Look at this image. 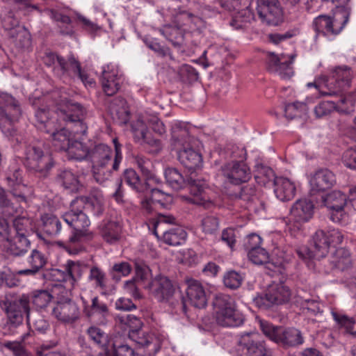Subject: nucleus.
I'll return each instance as SVG.
<instances>
[{
  "mask_svg": "<svg viewBox=\"0 0 356 356\" xmlns=\"http://www.w3.org/2000/svg\"><path fill=\"white\" fill-rule=\"evenodd\" d=\"M335 182V176L332 171L327 168L318 170L310 180L311 195L331 188Z\"/></svg>",
  "mask_w": 356,
  "mask_h": 356,
  "instance_id": "393cba45",
  "label": "nucleus"
},
{
  "mask_svg": "<svg viewBox=\"0 0 356 356\" xmlns=\"http://www.w3.org/2000/svg\"><path fill=\"white\" fill-rule=\"evenodd\" d=\"M90 339L102 349L106 354L108 353L109 337L103 330L97 326H90L86 330Z\"/></svg>",
  "mask_w": 356,
  "mask_h": 356,
  "instance_id": "37998d69",
  "label": "nucleus"
},
{
  "mask_svg": "<svg viewBox=\"0 0 356 356\" xmlns=\"http://www.w3.org/2000/svg\"><path fill=\"white\" fill-rule=\"evenodd\" d=\"M250 261L257 265H265L268 269L273 270L281 264L271 262L268 252L263 248H257L248 253Z\"/></svg>",
  "mask_w": 356,
  "mask_h": 356,
  "instance_id": "a19ab883",
  "label": "nucleus"
},
{
  "mask_svg": "<svg viewBox=\"0 0 356 356\" xmlns=\"http://www.w3.org/2000/svg\"><path fill=\"white\" fill-rule=\"evenodd\" d=\"M131 266L128 262L122 261L115 264L110 270V275L113 280L118 282L121 277L127 276L131 271Z\"/></svg>",
  "mask_w": 356,
  "mask_h": 356,
  "instance_id": "052dcab7",
  "label": "nucleus"
},
{
  "mask_svg": "<svg viewBox=\"0 0 356 356\" xmlns=\"http://www.w3.org/2000/svg\"><path fill=\"white\" fill-rule=\"evenodd\" d=\"M70 207L71 209L62 216L63 220L72 229L69 243L75 245L92 240L93 234L87 229L90 225L88 216L82 210L75 209L74 205Z\"/></svg>",
  "mask_w": 356,
  "mask_h": 356,
  "instance_id": "1a4fd4ad",
  "label": "nucleus"
},
{
  "mask_svg": "<svg viewBox=\"0 0 356 356\" xmlns=\"http://www.w3.org/2000/svg\"><path fill=\"white\" fill-rule=\"evenodd\" d=\"M49 17L57 23L58 33L63 36L72 37L75 34L72 19L58 10L49 9L47 10Z\"/></svg>",
  "mask_w": 356,
  "mask_h": 356,
  "instance_id": "c756f323",
  "label": "nucleus"
},
{
  "mask_svg": "<svg viewBox=\"0 0 356 356\" xmlns=\"http://www.w3.org/2000/svg\"><path fill=\"white\" fill-rule=\"evenodd\" d=\"M22 115L19 100L8 92L0 91V129L6 137L13 138L17 136L15 124Z\"/></svg>",
  "mask_w": 356,
  "mask_h": 356,
  "instance_id": "423d86ee",
  "label": "nucleus"
},
{
  "mask_svg": "<svg viewBox=\"0 0 356 356\" xmlns=\"http://www.w3.org/2000/svg\"><path fill=\"white\" fill-rule=\"evenodd\" d=\"M42 229L49 236H56L61 231V222L54 215L46 213L41 216Z\"/></svg>",
  "mask_w": 356,
  "mask_h": 356,
  "instance_id": "a18cd8bd",
  "label": "nucleus"
},
{
  "mask_svg": "<svg viewBox=\"0 0 356 356\" xmlns=\"http://www.w3.org/2000/svg\"><path fill=\"white\" fill-rule=\"evenodd\" d=\"M337 111L342 114L349 115L355 111V104L356 102V90L349 92L347 95H341Z\"/></svg>",
  "mask_w": 356,
  "mask_h": 356,
  "instance_id": "4d7b16f0",
  "label": "nucleus"
},
{
  "mask_svg": "<svg viewBox=\"0 0 356 356\" xmlns=\"http://www.w3.org/2000/svg\"><path fill=\"white\" fill-rule=\"evenodd\" d=\"M79 201L84 205L86 209L96 217L102 216L105 211V198L102 191L99 188H91L87 195H81L73 200L71 206L73 207Z\"/></svg>",
  "mask_w": 356,
  "mask_h": 356,
  "instance_id": "2eb2a0df",
  "label": "nucleus"
},
{
  "mask_svg": "<svg viewBox=\"0 0 356 356\" xmlns=\"http://www.w3.org/2000/svg\"><path fill=\"white\" fill-rule=\"evenodd\" d=\"M317 262V268L315 271L323 272L328 274L331 270L345 271L351 267L352 261L349 251L344 248H337L332 253L329 260L330 266L321 268V259L316 260Z\"/></svg>",
  "mask_w": 356,
  "mask_h": 356,
  "instance_id": "6ab92c4d",
  "label": "nucleus"
},
{
  "mask_svg": "<svg viewBox=\"0 0 356 356\" xmlns=\"http://www.w3.org/2000/svg\"><path fill=\"white\" fill-rule=\"evenodd\" d=\"M65 266L69 282L72 285L82 276L83 270L87 267L85 264L81 261H74L71 260L67 261Z\"/></svg>",
  "mask_w": 356,
  "mask_h": 356,
  "instance_id": "6e6d98bb",
  "label": "nucleus"
},
{
  "mask_svg": "<svg viewBox=\"0 0 356 356\" xmlns=\"http://www.w3.org/2000/svg\"><path fill=\"white\" fill-rule=\"evenodd\" d=\"M131 129L134 135L135 140L143 145L147 144L159 149L161 147L160 140L154 138L151 134L147 131V128L143 120H138L131 124Z\"/></svg>",
  "mask_w": 356,
  "mask_h": 356,
  "instance_id": "2f4dec72",
  "label": "nucleus"
},
{
  "mask_svg": "<svg viewBox=\"0 0 356 356\" xmlns=\"http://www.w3.org/2000/svg\"><path fill=\"white\" fill-rule=\"evenodd\" d=\"M259 322L264 334L284 349L296 348L304 343L302 332L297 328L275 326L262 319Z\"/></svg>",
  "mask_w": 356,
  "mask_h": 356,
  "instance_id": "0eeeda50",
  "label": "nucleus"
},
{
  "mask_svg": "<svg viewBox=\"0 0 356 356\" xmlns=\"http://www.w3.org/2000/svg\"><path fill=\"white\" fill-rule=\"evenodd\" d=\"M291 296V292L289 286L283 283H279L270 286L265 293L254 298L253 302L259 309L267 310L287 303Z\"/></svg>",
  "mask_w": 356,
  "mask_h": 356,
  "instance_id": "9d476101",
  "label": "nucleus"
},
{
  "mask_svg": "<svg viewBox=\"0 0 356 356\" xmlns=\"http://www.w3.org/2000/svg\"><path fill=\"white\" fill-rule=\"evenodd\" d=\"M164 175L167 184L172 189L179 191L188 188L192 195L191 201L193 204L202 205L205 208H209L212 204L206 191L207 184L204 180L195 179L192 176L187 177L176 168H167Z\"/></svg>",
  "mask_w": 356,
  "mask_h": 356,
  "instance_id": "f03ea898",
  "label": "nucleus"
},
{
  "mask_svg": "<svg viewBox=\"0 0 356 356\" xmlns=\"http://www.w3.org/2000/svg\"><path fill=\"white\" fill-rule=\"evenodd\" d=\"M150 290L159 302L168 301L175 292L172 281L165 276L158 275L151 282Z\"/></svg>",
  "mask_w": 356,
  "mask_h": 356,
  "instance_id": "b1692460",
  "label": "nucleus"
},
{
  "mask_svg": "<svg viewBox=\"0 0 356 356\" xmlns=\"http://www.w3.org/2000/svg\"><path fill=\"white\" fill-rule=\"evenodd\" d=\"M254 19V13L248 8L238 11L229 22L236 30L244 29Z\"/></svg>",
  "mask_w": 356,
  "mask_h": 356,
  "instance_id": "3c124183",
  "label": "nucleus"
},
{
  "mask_svg": "<svg viewBox=\"0 0 356 356\" xmlns=\"http://www.w3.org/2000/svg\"><path fill=\"white\" fill-rule=\"evenodd\" d=\"M344 236L338 229H330L327 231L317 230L312 237L314 250L307 246H301L295 250L298 258L304 261L312 270L318 268L317 262L328 254L331 247L336 248L341 244Z\"/></svg>",
  "mask_w": 356,
  "mask_h": 356,
  "instance_id": "f257e3e1",
  "label": "nucleus"
},
{
  "mask_svg": "<svg viewBox=\"0 0 356 356\" xmlns=\"http://www.w3.org/2000/svg\"><path fill=\"white\" fill-rule=\"evenodd\" d=\"M0 307L6 314V322L3 326L5 331L15 333V330L22 325L24 316L27 325L31 324L29 297L25 294L19 298L6 296L0 300Z\"/></svg>",
  "mask_w": 356,
  "mask_h": 356,
  "instance_id": "20e7f679",
  "label": "nucleus"
},
{
  "mask_svg": "<svg viewBox=\"0 0 356 356\" xmlns=\"http://www.w3.org/2000/svg\"><path fill=\"white\" fill-rule=\"evenodd\" d=\"M122 81V79L118 74V71L113 66L108 65L104 67L101 82L103 90L107 96L115 95L120 90Z\"/></svg>",
  "mask_w": 356,
  "mask_h": 356,
  "instance_id": "a878e982",
  "label": "nucleus"
},
{
  "mask_svg": "<svg viewBox=\"0 0 356 356\" xmlns=\"http://www.w3.org/2000/svg\"><path fill=\"white\" fill-rule=\"evenodd\" d=\"M57 113L58 116L65 123L74 124L75 134L86 135L88 127L83 122V118L86 115V109L81 104L72 100L67 101L64 104L58 105Z\"/></svg>",
  "mask_w": 356,
  "mask_h": 356,
  "instance_id": "9b49d317",
  "label": "nucleus"
},
{
  "mask_svg": "<svg viewBox=\"0 0 356 356\" xmlns=\"http://www.w3.org/2000/svg\"><path fill=\"white\" fill-rule=\"evenodd\" d=\"M100 233L106 243L115 244L121 238L122 227L118 222L108 221L102 226Z\"/></svg>",
  "mask_w": 356,
  "mask_h": 356,
  "instance_id": "58836bf2",
  "label": "nucleus"
},
{
  "mask_svg": "<svg viewBox=\"0 0 356 356\" xmlns=\"http://www.w3.org/2000/svg\"><path fill=\"white\" fill-rule=\"evenodd\" d=\"M56 114V117L51 116L49 109L46 107L37 108L35 112L37 129L51 137L63 126L60 122L63 120L58 116L57 111Z\"/></svg>",
  "mask_w": 356,
  "mask_h": 356,
  "instance_id": "f3484780",
  "label": "nucleus"
},
{
  "mask_svg": "<svg viewBox=\"0 0 356 356\" xmlns=\"http://www.w3.org/2000/svg\"><path fill=\"white\" fill-rule=\"evenodd\" d=\"M314 214V204L307 199L298 200L290 209L291 218L297 222L309 220Z\"/></svg>",
  "mask_w": 356,
  "mask_h": 356,
  "instance_id": "cd10ccee",
  "label": "nucleus"
},
{
  "mask_svg": "<svg viewBox=\"0 0 356 356\" xmlns=\"http://www.w3.org/2000/svg\"><path fill=\"white\" fill-rule=\"evenodd\" d=\"M108 165L109 163L92 165L93 177L97 183L103 184L111 177L113 170Z\"/></svg>",
  "mask_w": 356,
  "mask_h": 356,
  "instance_id": "13d9d810",
  "label": "nucleus"
},
{
  "mask_svg": "<svg viewBox=\"0 0 356 356\" xmlns=\"http://www.w3.org/2000/svg\"><path fill=\"white\" fill-rule=\"evenodd\" d=\"M129 337L135 341L139 347L145 349V354L154 356L160 350L161 345L153 334L143 330L137 332H129Z\"/></svg>",
  "mask_w": 356,
  "mask_h": 356,
  "instance_id": "bb28decb",
  "label": "nucleus"
},
{
  "mask_svg": "<svg viewBox=\"0 0 356 356\" xmlns=\"http://www.w3.org/2000/svg\"><path fill=\"white\" fill-rule=\"evenodd\" d=\"M151 201L154 205L159 204L161 208L166 209L171 202L170 196L165 195L161 190L158 188H151Z\"/></svg>",
  "mask_w": 356,
  "mask_h": 356,
  "instance_id": "338daca9",
  "label": "nucleus"
},
{
  "mask_svg": "<svg viewBox=\"0 0 356 356\" xmlns=\"http://www.w3.org/2000/svg\"><path fill=\"white\" fill-rule=\"evenodd\" d=\"M216 321L225 327L241 326L244 323V315L236 308L235 300L229 295L218 293L213 300Z\"/></svg>",
  "mask_w": 356,
  "mask_h": 356,
  "instance_id": "39448f33",
  "label": "nucleus"
},
{
  "mask_svg": "<svg viewBox=\"0 0 356 356\" xmlns=\"http://www.w3.org/2000/svg\"><path fill=\"white\" fill-rule=\"evenodd\" d=\"M7 254L12 257H24L31 248V241L29 238L13 235L7 238Z\"/></svg>",
  "mask_w": 356,
  "mask_h": 356,
  "instance_id": "473e14b6",
  "label": "nucleus"
},
{
  "mask_svg": "<svg viewBox=\"0 0 356 356\" xmlns=\"http://www.w3.org/2000/svg\"><path fill=\"white\" fill-rule=\"evenodd\" d=\"M321 202L331 211L330 219L333 222L338 223L346 222L348 215L344 209L347 206V197L344 193L339 191H332L321 196Z\"/></svg>",
  "mask_w": 356,
  "mask_h": 356,
  "instance_id": "ddd939ff",
  "label": "nucleus"
},
{
  "mask_svg": "<svg viewBox=\"0 0 356 356\" xmlns=\"http://www.w3.org/2000/svg\"><path fill=\"white\" fill-rule=\"evenodd\" d=\"M9 186L10 187V194L15 201H16L23 209V205H26L28 202V196L31 194V190L26 184L22 183L20 179L16 177L14 180L13 178H8Z\"/></svg>",
  "mask_w": 356,
  "mask_h": 356,
  "instance_id": "f704fd0d",
  "label": "nucleus"
},
{
  "mask_svg": "<svg viewBox=\"0 0 356 356\" xmlns=\"http://www.w3.org/2000/svg\"><path fill=\"white\" fill-rule=\"evenodd\" d=\"M238 344L245 350L246 356H273L264 341L258 339V335L254 332L242 334Z\"/></svg>",
  "mask_w": 356,
  "mask_h": 356,
  "instance_id": "a211bd4d",
  "label": "nucleus"
},
{
  "mask_svg": "<svg viewBox=\"0 0 356 356\" xmlns=\"http://www.w3.org/2000/svg\"><path fill=\"white\" fill-rule=\"evenodd\" d=\"M113 356H136L134 350L127 344L118 341L112 344Z\"/></svg>",
  "mask_w": 356,
  "mask_h": 356,
  "instance_id": "774afa93",
  "label": "nucleus"
},
{
  "mask_svg": "<svg viewBox=\"0 0 356 356\" xmlns=\"http://www.w3.org/2000/svg\"><path fill=\"white\" fill-rule=\"evenodd\" d=\"M179 74L182 82L191 84L199 79L197 71L191 65L184 64L181 66Z\"/></svg>",
  "mask_w": 356,
  "mask_h": 356,
  "instance_id": "680f3d73",
  "label": "nucleus"
},
{
  "mask_svg": "<svg viewBox=\"0 0 356 356\" xmlns=\"http://www.w3.org/2000/svg\"><path fill=\"white\" fill-rule=\"evenodd\" d=\"M187 237L186 232L181 227H176L163 233V241L170 245H179L185 242Z\"/></svg>",
  "mask_w": 356,
  "mask_h": 356,
  "instance_id": "49530a36",
  "label": "nucleus"
},
{
  "mask_svg": "<svg viewBox=\"0 0 356 356\" xmlns=\"http://www.w3.org/2000/svg\"><path fill=\"white\" fill-rule=\"evenodd\" d=\"M112 149L106 144L99 143L90 151L89 157L93 164L109 163L112 157Z\"/></svg>",
  "mask_w": 356,
  "mask_h": 356,
  "instance_id": "ea45409f",
  "label": "nucleus"
},
{
  "mask_svg": "<svg viewBox=\"0 0 356 356\" xmlns=\"http://www.w3.org/2000/svg\"><path fill=\"white\" fill-rule=\"evenodd\" d=\"M54 146L60 151L69 149L72 141V133L63 126L51 136Z\"/></svg>",
  "mask_w": 356,
  "mask_h": 356,
  "instance_id": "8fccbe9b",
  "label": "nucleus"
},
{
  "mask_svg": "<svg viewBox=\"0 0 356 356\" xmlns=\"http://www.w3.org/2000/svg\"><path fill=\"white\" fill-rule=\"evenodd\" d=\"M244 280V276L236 270H229L223 276L224 285L230 289H238Z\"/></svg>",
  "mask_w": 356,
  "mask_h": 356,
  "instance_id": "bf43d9fd",
  "label": "nucleus"
},
{
  "mask_svg": "<svg viewBox=\"0 0 356 356\" xmlns=\"http://www.w3.org/2000/svg\"><path fill=\"white\" fill-rule=\"evenodd\" d=\"M225 177L229 183L239 185L248 182L252 177L251 170L244 161H231L221 166Z\"/></svg>",
  "mask_w": 356,
  "mask_h": 356,
  "instance_id": "4468645a",
  "label": "nucleus"
},
{
  "mask_svg": "<svg viewBox=\"0 0 356 356\" xmlns=\"http://www.w3.org/2000/svg\"><path fill=\"white\" fill-rule=\"evenodd\" d=\"M254 179L257 183L265 187L274 184V179L277 177L275 176L272 168L262 163H257L255 165Z\"/></svg>",
  "mask_w": 356,
  "mask_h": 356,
  "instance_id": "c03bdc74",
  "label": "nucleus"
},
{
  "mask_svg": "<svg viewBox=\"0 0 356 356\" xmlns=\"http://www.w3.org/2000/svg\"><path fill=\"white\" fill-rule=\"evenodd\" d=\"M66 62L67 63L68 67V71L66 73L71 71L74 74L78 76L86 87L94 88L95 86L94 79L90 78L85 70H82L81 63L73 55H70Z\"/></svg>",
  "mask_w": 356,
  "mask_h": 356,
  "instance_id": "4c0bfd02",
  "label": "nucleus"
},
{
  "mask_svg": "<svg viewBox=\"0 0 356 356\" xmlns=\"http://www.w3.org/2000/svg\"><path fill=\"white\" fill-rule=\"evenodd\" d=\"M83 312L88 318H91L95 315H99L104 319L108 315L109 310L106 303L101 301L98 296H95L92 298L90 306L85 305Z\"/></svg>",
  "mask_w": 356,
  "mask_h": 356,
  "instance_id": "de8ad7c7",
  "label": "nucleus"
},
{
  "mask_svg": "<svg viewBox=\"0 0 356 356\" xmlns=\"http://www.w3.org/2000/svg\"><path fill=\"white\" fill-rule=\"evenodd\" d=\"M273 185L275 194L281 201H289L294 197L296 186L288 178L277 177L274 179Z\"/></svg>",
  "mask_w": 356,
  "mask_h": 356,
  "instance_id": "72a5a7b5",
  "label": "nucleus"
},
{
  "mask_svg": "<svg viewBox=\"0 0 356 356\" xmlns=\"http://www.w3.org/2000/svg\"><path fill=\"white\" fill-rule=\"evenodd\" d=\"M172 140L173 145L177 149L191 146L193 138L189 135L186 125L181 122L175 123L171 129Z\"/></svg>",
  "mask_w": 356,
  "mask_h": 356,
  "instance_id": "e433bc0d",
  "label": "nucleus"
},
{
  "mask_svg": "<svg viewBox=\"0 0 356 356\" xmlns=\"http://www.w3.org/2000/svg\"><path fill=\"white\" fill-rule=\"evenodd\" d=\"M55 181L65 189L76 193L81 186L78 177L70 170L59 169L55 176Z\"/></svg>",
  "mask_w": 356,
  "mask_h": 356,
  "instance_id": "c9c22d12",
  "label": "nucleus"
},
{
  "mask_svg": "<svg viewBox=\"0 0 356 356\" xmlns=\"http://www.w3.org/2000/svg\"><path fill=\"white\" fill-rule=\"evenodd\" d=\"M295 56L291 55L289 60H284L283 56L278 57L274 53H269L266 59V69L270 73L279 74L283 79H289L293 75L291 67Z\"/></svg>",
  "mask_w": 356,
  "mask_h": 356,
  "instance_id": "5701e85b",
  "label": "nucleus"
},
{
  "mask_svg": "<svg viewBox=\"0 0 356 356\" xmlns=\"http://www.w3.org/2000/svg\"><path fill=\"white\" fill-rule=\"evenodd\" d=\"M23 163L26 170L39 177H48L56 161L53 154L45 148L44 143H33L26 145Z\"/></svg>",
  "mask_w": 356,
  "mask_h": 356,
  "instance_id": "7ed1b4c3",
  "label": "nucleus"
},
{
  "mask_svg": "<svg viewBox=\"0 0 356 356\" xmlns=\"http://www.w3.org/2000/svg\"><path fill=\"white\" fill-rule=\"evenodd\" d=\"M0 209L8 216H14L21 211L22 206L14 199H11L8 193L0 187Z\"/></svg>",
  "mask_w": 356,
  "mask_h": 356,
  "instance_id": "79ce46f5",
  "label": "nucleus"
},
{
  "mask_svg": "<svg viewBox=\"0 0 356 356\" xmlns=\"http://www.w3.org/2000/svg\"><path fill=\"white\" fill-rule=\"evenodd\" d=\"M88 147L78 140L72 141L69 149H66L68 156L71 159L82 161L86 159L90 154Z\"/></svg>",
  "mask_w": 356,
  "mask_h": 356,
  "instance_id": "864d4df0",
  "label": "nucleus"
},
{
  "mask_svg": "<svg viewBox=\"0 0 356 356\" xmlns=\"http://www.w3.org/2000/svg\"><path fill=\"white\" fill-rule=\"evenodd\" d=\"M186 299L194 307L202 309L207 305V298L202 283L194 279L186 280Z\"/></svg>",
  "mask_w": 356,
  "mask_h": 356,
  "instance_id": "4be33fe9",
  "label": "nucleus"
},
{
  "mask_svg": "<svg viewBox=\"0 0 356 356\" xmlns=\"http://www.w3.org/2000/svg\"><path fill=\"white\" fill-rule=\"evenodd\" d=\"M331 1L337 3V7L341 8L332 17L325 15H321L314 19L312 26L316 33V37L320 34L324 36H335L341 32L348 22L350 10L344 7L348 1L343 4H339L337 1Z\"/></svg>",
  "mask_w": 356,
  "mask_h": 356,
  "instance_id": "6e6552de",
  "label": "nucleus"
},
{
  "mask_svg": "<svg viewBox=\"0 0 356 356\" xmlns=\"http://www.w3.org/2000/svg\"><path fill=\"white\" fill-rule=\"evenodd\" d=\"M26 296L29 297V302L31 300L32 304L37 309L45 308L53 298L52 295L45 289L34 290Z\"/></svg>",
  "mask_w": 356,
  "mask_h": 356,
  "instance_id": "603ef678",
  "label": "nucleus"
},
{
  "mask_svg": "<svg viewBox=\"0 0 356 356\" xmlns=\"http://www.w3.org/2000/svg\"><path fill=\"white\" fill-rule=\"evenodd\" d=\"M352 74L350 68L346 65L334 68L329 76H323L327 92H321L322 95H336L342 92L350 86Z\"/></svg>",
  "mask_w": 356,
  "mask_h": 356,
  "instance_id": "f8f14e48",
  "label": "nucleus"
},
{
  "mask_svg": "<svg viewBox=\"0 0 356 356\" xmlns=\"http://www.w3.org/2000/svg\"><path fill=\"white\" fill-rule=\"evenodd\" d=\"M52 314L60 321L74 323L79 318V309L71 298L63 297L58 299V305L53 309Z\"/></svg>",
  "mask_w": 356,
  "mask_h": 356,
  "instance_id": "aec40b11",
  "label": "nucleus"
},
{
  "mask_svg": "<svg viewBox=\"0 0 356 356\" xmlns=\"http://www.w3.org/2000/svg\"><path fill=\"white\" fill-rule=\"evenodd\" d=\"M150 179L145 177L141 178L133 168H127L119 180L125 182L134 192L140 195H146L152 188L149 184Z\"/></svg>",
  "mask_w": 356,
  "mask_h": 356,
  "instance_id": "412c9836",
  "label": "nucleus"
},
{
  "mask_svg": "<svg viewBox=\"0 0 356 356\" xmlns=\"http://www.w3.org/2000/svg\"><path fill=\"white\" fill-rule=\"evenodd\" d=\"M88 280L94 282L95 287L102 291L107 289V277L106 273L97 266H93L90 269Z\"/></svg>",
  "mask_w": 356,
  "mask_h": 356,
  "instance_id": "5fc2aeb1",
  "label": "nucleus"
},
{
  "mask_svg": "<svg viewBox=\"0 0 356 356\" xmlns=\"http://www.w3.org/2000/svg\"><path fill=\"white\" fill-rule=\"evenodd\" d=\"M167 40H168L175 47H180L184 42V33L181 29L176 26L167 27L163 31Z\"/></svg>",
  "mask_w": 356,
  "mask_h": 356,
  "instance_id": "0e129e2a",
  "label": "nucleus"
},
{
  "mask_svg": "<svg viewBox=\"0 0 356 356\" xmlns=\"http://www.w3.org/2000/svg\"><path fill=\"white\" fill-rule=\"evenodd\" d=\"M178 159L191 175L200 166L202 161V155L191 146L179 149Z\"/></svg>",
  "mask_w": 356,
  "mask_h": 356,
  "instance_id": "7c9ffc66",
  "label": "nucleus"
},
{
  "mask_svg": "<svg viewBox=\"0 0 356 356\" xmlns=\"http://www.w3.org/2000/svg\"><path fill=\"white\" fill-rule=\"evenodd\" d=\"M8 35L16 40L21 48L28 47L31 44V35L25 26L19 28L18 31H12Z\"/></svg>",
  "mask_w": 356,
  "mask_h": 356,
  "instance_id": "e2e57ef3",
  "label": "nucleus"
},
{
  "mask_svg": "<svg viewBox=\"0 0 356 356\" xmlns=\"http://www.w3.org/2000/svg\"><path fill=\"white\" fill-rule=\"evenodd\" d=\"M109 113L117 124H126L129 120L130 113L127 106V101L122 97H116L111 100L108 106Z\"/></svg>",
  "mask_w": 356,
  "mask_h": 356,
  "instance_id": "c85d7f7f",
  "label": "nucleus"
},
{
  "mask_svg": "<svg viewBox=\"0 0 356 356\" xmlns=\"http://www.w3.org/2000/svg\"><path fill=\"white\" fill-rule=\"evenodd\" d=\"M15 236L29 238L33 232L32 221L29 218L18 216L13 220Z\"/></svg>",
  "mask_w": 356,
  "mask_h": 356,
  "instance_id": "09e8293b",
  "label": "nucleus"
},
{
  "mask_svg": "<svg viewBox=\"0 0 356 356\" xmlns=\"http://www.w3.org/2000/svg\"><path fill=\"white\" fill-rule=\"evenodd\" d=\"M257 10L263 23L276 26L282 18V9L278 0H257Z\"/></svg>",
  "mask_w": 356,
  "mask_h": 356,
  "instance_id": "dca6fc26",
  "label": "nucleus"
},
{
  "mask_svg": "<svg viewBox=\"0 0 356 356\" xmlns=\"http://www.w3.org/2000/svg\"><path fill=\"white\" fill-rule=\"evenodd\" d=\"M28 262L31 267L39 273L46 265L47 259L43 253L37 249H33L28 257Z\"/></svg>",
  "mask_w": 356,
  "mask_h": 356,
  "instance_id": "69168bd1",
  "label": "nucleus"
}]
</instances>
